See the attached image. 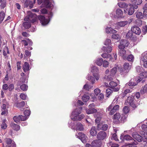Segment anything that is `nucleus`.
Returning a JSON list of instances; mask_svg holds the SVG:
<instances>
[{
	"instance_id": "nucleus-42",
	"label": "nucleus",
	"mask_w": 147,
	"mask_h": 147,
	"mask_svg": "<svg viewBox=\"0 0 147 147\" xmlns=\"http://www.w3.org/2000/svg\"><path fill=\"white\" fill-rule=\"evenodd\" d=\"M142 129L144 131V132H142V134H143L144 136H145V134L147 135V125H142Z\"/></svg>"
},
{
	"instance_id": "nucleus-63",
	"label": "nucleus",
	"mask_w": 147,
	"mask_h": 147,
	"mask_svg": "<svg viewBox=\"0 0 147 147\" xmlns=\"http://www.w3.org/2000/svg\"><path fill=\"white\" fill-rule=\"evenodd\" d=\"M131 91L132 90H131L129 89H127L125 90L123 93V96H125L127 93L131 92Z\"/></svg>"
},
{
	"instance_id": "nucleus-33",
	"label": "nucleus",
	"mask_w": 147,
	"mask_h": 147,
	"mask_svg": "<svg viewBox=\"0 0 147 147\" xmlns=\"http://www.w3.org/2000/svg\"><path fill=\"white\" fill-rule=\"evenodd\" d=\"M7 105H3L1 107V111L2 112L1 113V114L2 115H5V114H7V109L6 108V106Z\"/></svg>"
},
{
	"instance_id": "nucleus-43",
	"label": "nucleus",
	"mask_w": 147,
	"mask_h": 147,
	"mask_svg": "<svg viewBox=\"0 0 147 147\" xmlns=\"http://www.w3.org/2000/svg\"><path fill=\"white\" fill-rule=\"evenodd\" d=\"M101 56L104 58H110L109 60L110 61H113V58L111 57V56L109 54H108L106 53H103L101 55Z\"/></svg>"
},
{
	"instance_id": "nucleus-14",
	"label": "nucleus",
	"mask_w": 147,
	"mask_h": 147,
	"mask_svg": "<svg viewBox=\"0 0 147 147\" xmlns=\"http://www.w3.org/2000/svg\"><path fill=\"white\" fill-rule=\"evenodd\" d=\"M94 103L91 104L89 105V109H86V112L87 114H91L97 112L96 109L94 108Z\"/></svg>"
},
{
	"instance_id": "nucleus-64",
	"label": "nucleus",
	"mask_w": 147,
	"mask_h": 147,
	"mask_svg": "<svg viewBox=\"0 0 147 147\" xmlns=\"http://www.w3.org/2000/svg\"><path fill=\"white\" fill-rule=\"evenodd\" d=\"M142 32L144 34H145L147 32V26L146 25L143 27Z\"/></svg>"
},
{
	"instance_id": "nucleus-36",
	"label": "nucleus",
	"mask_w": 147,
	"mask_h": 147,
	"mask_svg": "<svg viewBox=\"0 0 147 147\" xmlns=\"http://www.w3.org/2000/svg\"><path fill=\"white\" fill-rule=\"evenodd\" d=\"M68 125L69 127H70L71 129H75L76 126L75 122L72 121V120H70L68 122Z\"/></svg>"
},
{
	"instance_id": "nucleus-30",
	"label": "nucleus",
	"mask_w": 147,
	"mask_h": 147,
	"mask_svg": "<svg viewBox=\"0 0 147 147\" xmlns=\"http://www.w3.org/2000/svg\"><path fill=\"white\" fill-rule=\"evenodd\" d=\"M75 129L76 131H82L84 130V125L80 122L76 123Z\"/></svg>"
},
{
	"instance_id": "nucleus-4",
	"label": "nucleus",
	"mask_w": 147,
	"mask_h": 147,
	"mask_svg": "<svg viewBox=\"0 0 147 147\" xmlns=\"http://www.w3.org/2000/svg\"><path fill=\"white\" fill-rule=\"evenodd\" d=\"M119 108V106L118 105L114 106V105L111 104L107 108L106 112H109V114L112 115Z\"/></svg>"
},
{
	"instance_id": "nucleus-13",
	"label": "nucleus",
	"mask_w": 147,
	"mask_h": 147,
	"mask_svg": "<svg viewBox=\"0 0 147 147\" xmlns=\"http://www.w3.org/2000/svg\"><path fill=\"white\" fill-rule=\"evenodd\" d=\"M119 55L124 59H127V53L129 52V51H125L123 48H119Z\"/></svg>"
},
{
	"instance_id": "nucleus-18",
	"label": "nucleus",
	"mask_w": 147,
	"mask_h": 147,
	"mask_svg": "<svg viewBox=\"0 0 147 147\" xmlns=\"http://www.w3.org/2000/svg\"><path fill=\"white\" fill-rule=\"evenodd\" d=\"M128 24L127 21H122L118 22L116 23V26H115V29H117L121 27H123Z\"/></svg>"
},
{
	"instance_id": "nucleus-52",
	"label": "nucleus",
	"mask_w": 147,
	"mask_h": 147,
	"mask_svg": "<svg viewBox=\"0 0 147 147\" xmlns=\"http://www.w3.org/2000/svg\"><path fill=\"white\" fill-rule=\"evenodd\" d=\"M7 53L8 54L9 53L8 49L7 47H5L3 51V55L5 56H7Z\"/></svg>"
},
{
	"instance_id": "nucleus-40",
	"label": "nucleus",
	"mask_w": 147,
	"mask_h": 147,
	"mask_svg": "<svg viewBox=\"0 0 147 147\" xmlns=\"http://www.w3.org/2000/svg\"><path fill=\"white\" fill-rule=\"evenodd\" d=\"M86 78L88 80L90 81L92 84H94L95 82V78L93 76L88 75L86 77Z\"/></svg>"
},
{
	"instance_id": "nucleus-46",
	"label": "nucleus",
	"mask_w": 147,
	"mask_h": 147,
	"mask_svg": "<svg viewBox=\"0 0 147 147\" xmlns=\"http://www.w3.org/2000/svg\"><path fill=\"white\" fill-rule=\"evenodd\" d=\"M112 38L114 39L118 40L120 39V36L117 34L112 33Z\"/></svg>"
},
{
	"instance_id": "nucleus-55",
	"label": "nucleus",
	"mask_w": 147,
	"mask_h": 147,
	"mask_svg": "<svg viewBox=\"0 0 147 147\" xmlns=\"http://www.w3.org/2000/svg\"><path fill=\"white\" fill-rule=\"evenodd\" d=\"M6 119H4L1 125V127L2 129H5L7 127V125L5 123Z\"/></svg>"
},
{
	"instance_id": "nucleus-49",
	"label": "nucleus",
	"mask_w": 147,
	"mask_h": 147,
	"mask_svg": "<svg viewBox=\"0 0 147 147\" xmlns=\"http://www.w3.org/2000/svg\"><path fill=\"white\" fill-rule=\"evenodd\" d=\"M89 99V96L86 95H84L82 97V100L84 102H86L88 101Z\"/></svg>"
},
{
	"instance_id": "nucleus-38",
	"label": "nucleus",
	"mask_w": 147,
	"mask_h": 147,
	"mask_svg": "<svg viewBox=\"0 0 147 147\" xmlns=\"http://www.w3.org/2000/svg\"><path fill=\"white\" fill-rule=\"evenodd\" d=\"M112 48L111 46H108L107 47H103L102 48V50L104 52H107V53H110L112 50Z\"/></svg>"
},
{
	"instance_id": "nucleus-26",
	"label": "nucleus",
	"mask_w": 147,
	"mask_h": 147,
	"mask_svg": "<svg viewBox=\"0 0 147 147\" xmlns=\"http://www.w3.org/2000/svg\"><path fill=\"white\" fill-rule=\"evenodd\" d=\"M131 31L132 32L138 35L141 32L140 29L139 27L136 26H133L131 28Z\"/></svg>"
},
{
	"instance_id": "nucleus-12",
	"label": "nucleus",
	"mask_w": 147,
	"mask_h": 147,
	"mask_svg": "<svg viewBox=\"0 0 147 147\" xmlns=\"http://www.w3.org/2000/svg\"><path fill=\"white\" fill-rule=\"evenodd\" d=\"M129 7L128 8H126L124 9L125 13L129 15H132L134 11V8L132 7V4H129Z\"/></svg>"
},
{
	"instance_id": "nucleus-60",
	"label": "nucleus",
	"mask_w": 147,
	"mask_h": 147,
	"mask_svg": "<svg viewBox=\"0 0 147 147\" xmlns=\"http://www.w3.org/2000/svg\"><path fill=\"white\" fill-rule=\"evenodd\" d=\"M31 112L30 110L29 109L26 110L24 111V114L26 116L28 117L29 116Z\"/></svg>"
},
{
	"instance_id": "nucleus-39",
	"label": "nucleus",
	"mask_w": 147,
	"mask_h": 147,
	"mask_svg": "<svg viewBox=\"0 0 147 147\" xmlns=\"http://www.w3.org/2000/svg\"><path fill=\"white\" fill-rule=\"evenodd\" d=\"M137 84V83L136 82L134 83L131 80L129 81V82L125 84V86H130V88L131 89L133 88H134V86L136 85Z\"/></svg>"
},
{
	"instance_id": "nucleus-10",
	"label": "nucleus",
	"mask_w": 147,
	"mask_h": 147,
	"mask_svg": "<svg viewBox=\"0 0 147 147\" xmlns=\"http://www.w3.org/2000/svg\"><path fill=\"white\" fill-rule=\"evenodd\" d=\"M140 63L144 67L147 68V52L144 53L142 54L140 59Z\"/></svg>"
},
{
	"instance_id": "nucleus-62",
	"label": "nucleus",
	"mask_w": 147,
	"mask_h": 147,
	"mask_svg": "<svg viewBox=\"0 0 147 147\" xmlns=\"http://www.w3.org/2000/svg\"><path fill=\"white\" fill-rule=\"evenodd\" d=\"M123 111L125 114L128 113L129 111V110L127 106H125L123 109Z\"/></svg>"
},
{
	"instance_id": "nucleus-35",
	"label": "nucleus",
	"mask_w": 147,
	"mask_h": 147,
	"mask_svg": "<svg viewBox=\"0 0 147 147\" xmlns=\"http://www.w3.org/2000/svg\"><path fill=\"white\" fill-rule=\"evenodd\" d=\"M23 69L24 72H26L30 70V65L29 63L27 62H25L23 66Z\"/></svg>"
},
{
	"instance_id": "nucleus-54",
	"label": "nucleus",
	"mask_w": 147,
	"mask_h": 147,
	"mask_svg": "<svg viewBox=\"0 0 147 147\" xmlns=\"http://www.w3.org/2000/svg\"><path fill=\"white\" fill-rule=\"evenodd\" d=\"M137 72L139 73H140L144 71L143 68L139 66H137L136 67Z\"/></svg>"
},
{
	"instance_id": "nucleus-23",
	"label": "nucleus",
	"mask_w": 147,
	"mask_h": 147,
	"mask_svg": "<svg viewBox=\"0 0 147 147\" xmlns=\"http://www.w3.org/2000/svg\"><path fill=\"white\" fill-rule=\"evenodd\" d=\"M132 137L139 142H141L143 139L142 136L138 134L136 132H133L132 134Z\"/></svg>"
},
{
	"instance_id": "nucleus-3",
	"label": "nucleus",
	"mask_w": 147,
	"mask_h": 147,
	"mask_svg": "<svg viewBox=\"0 0 147 147\" xmlns=\"http://www.w3.org/2000/svg\"><path fill=\"white\" fill-rule=\"evenodd\" d=\"M90 72L92 74L93 76L94 77L96 80H98L100 78L99 75V70L97 67L95 66L92 65L90 69Z\"/></svg>"
},
{
	"instance_id": "nucleus-11",
	"label": "nucleus",
	"mask_w": 147,
	"mask_h": 147,
	"mask_svg": "<svg viewBox=\"0 0 147 147\" xmlns=\"http://www.w3.org/2000/svg\"><path fill=\"white\" fill-rule=\"evenodd\" d=\"M27 16H26L24 18L25 21H28V22H33L35 21L34 17V16L35 15L33 14L30 11H28L27 12Z\"/></svg>"
},
{
	"instance_id": "nucleus-15",
	"label": "nucleus",
	"mask_w": 147,
	"mask_h": 147,
	"mask_svg": "<svg viewBox=\"0 0 147 147\" xmlns=\"http://www.w3.org/2000/svg\"><path fill=\"white\" fill-rule=\"evenodd\" d=\"M131 68V66L129 64L127 63H125L123 65V71L121 74H126L128 73Z\"/></svg>"
},
{
	"instance_id": "nucleus-25",
	"label": "nucleus",
	"mask_w": 147,
	"mask_h": 147,
	"mask_svg": "<svg viewBox=\"0 0 147 147\" xmlns=\"http://www.w3.org/2000/svg\"><path fill=\"white\" fill-rule=\"evenodd\" d=\"M121 115L119 113H116L114 116L113 119V122L115 123H119L120 122Z\"/></svg>"
},
{
	"instance_id": "nucleus-56",
	"label": "nucleus",
	"mask_w": 147,
	"mask_h": 147,
	"mask_svg": "<svg viewBox=\"0 0 147 147\" xmlns=\"http://www.w3.org/2000/svg\"><path fill=\"white\" fill-rule=\"evenodd\" d=\"M20 115L18 116H14L13 119L14 121L16 123H18L20 121Z\"/></svg>"
},
{
	"instance_id": "nucleus-20",
	"label": "nucleus",
	"mask_w": 147,
	"mask_h": 147,
	"mask_svg": "<svg viewBox=\"0 0 147 147\" xmlns=\"http://www.w3.org/2000/svg\"><path fill=\"white\" fill-rule=\"evenodd\" d=\"M109 85L113 91L114 92H117L119 89V88L118 87H115L117 85V84L115 82L111 81L109 83Z\"/></svg>"
},
{
	"instance_id": "nucleus-1",
	"label": "nucleus",
	"mask_w": 147,
	"mask_h": 147,
	"mask_svg": "<svg viewBox=\"0 0 147 147\" xmlns=\"http://www.w3.org/2000/svg\"><path fill=\"white\" fill-rule=\"evenodd\" d=\"M82 107H80L79 108H77L74 110L70 116L71 119L74 121H81L85 116L84 114L80 115L82 112Z\"/></svg>"
},
{
	"instance_id": "nucleus-29",
	"label": "nucleus",
	"mask_w": 147,
	"mask_h": 147,
	"mask_svg": "<svg viewBox=\"0 0 147 147\" xmlns=\"http://www.w3.org/2000/svg\"><path fill=\"white\" fill-rule=\"evenodd\" d=\"M91 144L94 147H100L101 146L102 143L100 140H96L93 141Z\"/></svg>"
},
{
	"instance_id": "nucleus-45",
	"label": "nucleus",
	"mask_w": 147,
	"mask_h": 147,
	"mask_svg": "<svg viewBox=\"0 0 147 147\" xmlns=\"http://www.w3.org/2000/svg\"><path fill=\"white\" fill-rule=\"evenodd\" d=\"M113 75H105L104 77V79L107 81H111L113 80Z\"/></svg>"
},
{
	"instance_id": "nucleus-27",
	"label": "nucleus",
	"mask_w": 147,
	"mask_h": 147,
	"mask_svg": "<svg viewBox=\"0 0 147 147\" xmlns=\"http://www.w3.org/2000/svg\"><path fill=\"white\" fill-rule=\"evenodd\" d=\"M94 92L95 95L93 93H92L90 94V96L94 100L96 99L97 98V96H98L99 94H100V89L97 88L94 90Z\"/></svg>"
},
{
	"instance_id": "nucleus-7",
	"label": "nucleus",
	"mask_w": 147,
	"mask_h": 147,
	"mask_svg": "<svg viewBox=\"0 0 147 147\" xmlns=\"http://www.w3.org/2000/svg\"><path fill=\"white\" fill-rule=\"evenodd\" d=\"M51 0H44L41 6L42 7H45L52 10L53 5L51 3Z\"/></svg>"
},
{
	"instance_id": "nucleus-22",
	"label": "nucleus",
	"mask_w": 147,
	"mask_h": 147,
	"mask_svg": "<svg viewBox=\"0 0 147 147\" xmlns=\"http://www.w3.org/2000/svg\"><path fill=\"white\" fill-rule=\"evenodd\" d=\"M108 128V126L106 124H102L101 123L98 124L97 128L98 130H106Z\"/></svg>"
},
{
	"instance_id": "nucleus-53",
	"label": "nucleus",
	"mask_w": 147,
	"mask_h": 147,
	"mask_svg": "<svg viewBox=\"0 0 147 147\" xmlns=\"http://www.w3.org/2000/svg\"><path fill=\"white\" fill-rule=\"evenodd\" d=\"M23 26L25 28L28 29L31 27V25L29 22H27L23 24Z\"/></svg>"
},
{
	"instance_id": "nucleus-51",
	"label": "nucleus",
	"mask_w": 147,
	"mask_h": 147,
	"mask_svg": "<svg viewBox=\"0 0 147 147\" xmlns=\"http://www.w3.org/2000/svg\"><path fill=\"white\" fill-rule=\"evenodd\" d=\"M5 16V13L3 11L0 13V23H1L3 20Z\"/></svg>"
},
{
	"instance_id": "nucleus-16",
	"label": "nucleus",
	"mask_w": 147,
	"mask_h": 147,
	"mask_svg": "<svg viewBox=\"0 0 147 147\" xmlns=\"http://www.w3.org/2000/svg\"><path fill=\"white\" fill-rule=\"evenodd\" d=\"M36 0H26L24 4L25 7H27L28 6L30 9L32 8L33 5L35 3Z\"/></svg>"
},
{
	"instance_id": "nucleus-2",
	"label": "nucleus",
	"mask_w": 147,
	"mask_h": 147,
	"mask_svg": "<svg viewBox=\"0 0 147 147\" xmlns=\"http://www.w3.org/2000/svg\"><path fill=\"white\" fill-rule=\"evenodd\" d=\"M53 16V13L51 11L49 12L48 18H46L44 16H40L38 17V19L42 25L43 26H45L48 24Z\"/></svg>"
},
{
	"instance_id": "nucleus-50",
	"label": "nucleus",
	"mask_w": 147,
	"mask_h": 147,
	"mask_svg": "<svg viewBox=\"0 0 147 147\" xmlns=\"http://www.w3.org/2000/svg\"><path fill=\"white\" fill-rule=\"evenodd\" d=\"M143 15L147 17V3L145 4L143 8Z\"/></svg>"
},
{
	"instance_id": "nucleus-6",
	"label": "nucleus",
	"mask_w": 147,
	"mask_h": 147,
	"mask_svg": "<svg viewBox=\"0 0 147 147\" xmlns=\"http://www.w3.org/2000/svg\"><path fill=\"white\" fill-rule=\"evenodd\" d=\"M26 80L23 78H21L20 80L18 82L17 84L18 86H20V88L23 91H26L28 90V86L25 84H22H22L26 82ZM26 82H27V81L26 80Z\"/></svg>"
},
{
	"instance_id": "nucleus-28",
	"label": "nucleus",
	"mask_w": 147,
	"mask_h": 147,
	"mask_svg": "<svg viewBox=\"0 0 147 147\" xmlns=\"http://www.w3.org/2000/svg\"><path fill=\"white\" fill-rule=\"evenodd\" d=\"M147 77V72L143 71L140 74L139 77L140 78L137 80V82H140L143 79Z\"/></svg>"
},
{
	"instance_id": "nucleus-61",
	"label": "nucleus",
	"mask_w": 147,
	"mask_h": 147,
	"mask_svg": "<svg viewBox=\"0 0 147 147\" xmlns=\"http://www.w3.org/2000/svg\"><path fill=\"white\" fill-rule=\"evenodd\" d=\"M6 5V0H3L2 1L1 5V7L2 9H3L5 7Z\"/></svg>"
},
{
	"instance_id": "nucleus-57",
	"label": "nucleus",
	"mask_w": 147,
	"mask_h": 147,
	"mask_svg": "<svg viewBox=\"0 0 147 147\" xmlns=\"http://www.w3.org/2000/svg\"><path fill=\"white\" fill-rule=\"evenodd\" d=\"M134 57L132 54L129 55L127 57V59L129 61H133L134 60Z\"/></svg>"
},
{
	"instance_id": "nucleus-21",
	"label": "nucleus",
	"mask_w": 147,
	"mask_h": 147,
	"mask_svg": "<svg viewBox=\"0 0 147 147\" xmlns=\"http://www.w3.org/2000/svg\"><path fill=\"white\" fill-rule=\"evenodd\" d=\"M129 43L127 40H122L120 42V44L118 46L119 48L124 49L125 47L128 46Z\"/></svg>"
},
{
	"instance_id": "nucleus-41",
	"label": "nucleus",
	"mask_w": 147,
	"mask_h": 147,
	"mask_svg": "<svg viewBox=\"0 0 147 147\" xmlns=\"http://www.w3.org/2000/svg\"><path fill=\"white\" fill-rule=\"evenodd\" d=\"M103 59L102 58H98L96 59L95 61V63L98 66L101 65L103 63Z\"/></svg>"
},
{
	"instance_id": "nucleus-8",
	"label": "nucleus",
	"mask_w": 147,
	"mask_h": 147,
	"mask_svg": "<svg viewBox=\"0 0 147 147\" xmlns=\"http://www.w3.org/2000/svg\"><path fill=\"white\" fill-rule=\"evenodd\" d=\"M121 139L127 141H131L129 144L130 145H136L137 142L129 135H125L124 136H121L120 137Z\"/></svg>"
},
{
	"instance_id": "nucleus-24",
	"label": "nucleus",
	"mask_w": 147,
	"mask_h": 147,
	"mask_svg": "<svg viewBox=\"0 0 147 147\" xmlns=\"http://www.w3.org/2000/svg\"><path fill=\"white\" fill-rule=\"evenodd\" d=\"M123 11L120 9H117L116 11V18H123L124 17L123 15Z\"/></svg>"
},
{
	"instance_id": "nucleus-9",
	"label": "nucleus",
	"mask_w": 147,
	"mask_h": 147,
	"mask_svg": "<svg viewBox=\"0 0 147 147\" xmlns=\"http://www.w3.org/2000/svg\"><path fill=\"white\" fill-rule=\"evenodd\" d=\"M134 99V98L132 96L128 97L125 101V105H129L133 108H136L137 106L133 102Z\"/></svg>"
},
{
	"instance_id": "nucleus-32",
	"label": "nucleus",
	"mask_w": 147,
	"mask_h": 147,
	"mask_svg": "<svg viewBox=\"0 0 147 147\" xmlns=\"http://www.w3.org/2000/svg\"><path fill=\"white\" fill-rule=\"evenodd\" d=\"M106 32L107 33H116L117 31L113 29L110 27L107 26L106 28Z\"/></svg>"
},
{
	"instance_id": "nucleus-31",
	"label": "nucleus",
	"mask_w": 147,
	"mask_h": 147,
	"mask_svg": "<svg viewBox=\"0 0 147 147\" xmlns=\"http://www.w3.org/2000/svg\"><path fill=\"white\" fill-rule=\"evenodd\" d=\"M90 134L92 136H95L97 134V131L95 127H92L90 130Z\"/></svg>"
},
{
	"instance_id": "nucleus-34",
	"label": "nucleus",
	"mask_w": 147,
	"mask_h": 147,
	"mask_svg": "<svg viewBox=\"0 0 147 147\" xmlns=\"http://www.w3.org/2000/svg\"><path fill=\"white\" fill-rule=\"evenodd\" d=\"M10 126L12 129L16 131H18L20 128V127L19 125L13 122L11 123Z\"/></svg>"
},
{
	"instance_id": "nucleus-19",
	"label": "nucleus",
	"mask_w": 147,
	"mask_h": 147,
	"mask_svg": "<svg viewBox=\"0 0 147 147\" xmlns=\"http://www.w3.org/2000/svg\"><path fill=\"white\" fill-rule=\"evenodd\" d=\"M5 141L8 144L5 147H16V146L14 142H12V140L10 138H5Z\"/></svg>"
},
{
	"instance_id": "nucleus-58",
	"label": "nucleus",
	"mask_w": 147,
	"mask_h": 147,
	"mask_svg": "<svg viewBox=\"0 0 147 147\" xmlns=\"http://www.w3.org/2000/svg\"><path fill=\"white\" fill-rule=\"evenodd\" d=\"M113 91L112 89H111H111H107L106 90V92L107 97H109V96L111 94V93Z\"/></svg>"
},
{
	"instance_id": "nucleus-44",
	"label": "nucleus",
	"mask_w": 147,
	"mask_h": 147,
	"mask_svg": "<svg viewBox=\"0 0 147 147\" xmlns=\"http://www.w3.org/2000/svg\"><path fill=\"white\" fill-rule=\"evenodd\" d=\"M140 92L142 94L147 93V84L142 87L140 90Z\"/></svg>"
},
{
	"instance_id": "nucleus-17",
	"label": "nucleus",
	"mask_w": 147,
	"mask_h": 147,
	"mask_svg": "<svg viewBox=\"0 0 147 147\" xmlns=\"http://www.w3.org/2000/svg\"><path fill=\"white\" fill-rule=\"evenodd\" d=\"M107 137L106 133L104 131L99 132L97 135V138L98 140H102L105 139Z\"/></svg>"
},
{
	"instance_id": "nucleus-47",
	"label": "nucleus",
	"mask_w": 147,
	"mask_h": 147,
	"mask_svg": "<svg viewBox=\"0 0 147 147\" xmlns=\"http://www.w3.org/2000/svg\"><path fill=\"white\" fill-rule=\"evenodd\" d=\"M136 17L138 19H142L143 17V14L139 11L136 12Z\"/></svg>"
},
{
	"instance_id": "nucleus-37",
	"label": "nucleus",
	"mask_w": 147,
	"mask_h": 147,
	"mask_svg": "<svg viewBox=\"0 0 147 147\" xmlns=\"http://www.w3.org/2000/svg\"><path fill=\"white\" fill-rule=\"evenodd\" d=\"M119 7L121 8H123L125 9L127 8L129 5L124 2H119L117 3Z\"/></svg>"
},
{
	"instance_id": "nucleus-5",
	"label": "nucleus",
	"mask_w": 147,
	"mask_h": 147,
	"mask_svg": "<svg viewBox=\"0 0 147 147\" xmlns=\"http://www.w3.org/2000/svg\"><path fill=\"white\" fill-rule=\"evenodd\" d=\"M75 136L76 138L81 140L83 143H86L88 139L87 136L85 134L82 132L77 133L76 134Z\"/></svg>"
},
{
	"instance_id": "nucleus-48",
	"label": "nucleus",
	"mask_w": 147,
	"mask_h": 147,
	"mask_svg": "<svg viewBox=\"0 0 147 147\" xmlns=\"http://www.w3.org/2000/svg\"><path fill=\"white\" fill-rule=\"evenodd\" d=\"M25 105V102L24 101H22L20 102L17 103L16 104V106L20 108L23 107Z\"/></svg>"
},
{
	"instance_id": "nucleus-59",
	"label": "nucleus",
	"mask_w": 147,
	"mask_h": 147,
	"mask_svg": "<svg viewBox=\"0 0 147 147\" xmlns=\"http://www.w3.org/2000/svg\"><path fill=\"white\" fill-rule=\"evenodd\" d=\"M117 71V68L116 67H114L110 71V73L113 76L115 74Z\"/></svg>"
}]
</instances>
